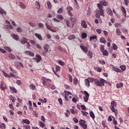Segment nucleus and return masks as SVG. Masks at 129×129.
<instances>
[{"label":"nucleus","mask_w":129,"mask_h":129,"mask_svg":"<svg viewBox=\"0 0 129 129\" xmlns=\"http://www.w3.org/2000/svg\"><path fill=\"white\" fill-rule=\"evenodd\" d=\"M0 88L2 90H6V88L4 87V83L3 82L1 83Z\"/></svg>","instance_id":"58836bf2"},{"label":"nucleus","mask_w":129,"mask_h":129,"mask_svg":"<svg viewBox=\"0 0 129 129\" xmlns=\"http://www.w3.org/2000/svg\"><path fill=\"white\" fill-rule=\"evenodd\" d=\"M46 4H47L48 9L51 10V9H52V4H51V2H50V1H47Z\"/></svg>","instance_id":"393cba45"},{"label":"nucleus","mask_w":129,"mask_h":129,"mask_svg":"<svg viewBox=\"0 0 129 129\" xmlns=\"http://www.w3.org/2000/svg\"><path fill=\"white\" fill-rule=\"evenodd\" d=\"M71 18H70V20L71 22H73L74 24H75L76 22V18L75 17H73V16H70Z\"/></svg>","instance_id":"4be33fe9"},{"label":"nucleus","mask_w":129,"mask_h":129,"mask_svg":"<svg viewBox=\"0 0 129 129\" xmlns=\"http://www.w3.org/2000/svg\"><path fill=\"white\" fill-rule=\"evenodd\" d=\"M122 86H123V84H122V83H120L119 84H116V87L117 88H121Z\"/></svg>","instance_id":"c9c22d12"},{"label":"nucleus","mask_w":129,"mask_h":129,"mask_svg":"<svg viewBox=\"0 0 129 129\" xmlns=\"http://www.w3.org/2000/svg\"><path fill=\"white\" fill-rule=\"evenodd\" d=\"M86 37H87V34H86V33H82V38L83 39H85Z\"/></svg>","instance_id":"49530a36"},{"label":"nucleus","mask_w":129,"mask_h":129,"mask_svg":"<svg viewBox=\"0 0 129 129\" xmlns=\"http://www.w3.org/2000/svg\"><path fill=\"white\" fill-rule=\"evenodd\" d=\"M81 26L82 28H84V29H86L87 28V24H86V22L85 21L83 20L81 22Z\"/></svg>","instance_id":"4468645a"},{"label":"nucleus","mask_w":129,"mask_h":129,"mask_svg":"<svg viewBox=\"0 0 129 129\" xmlns=\"http://www.w3.org/2000/svg\"><path fill=\"white\" fill-rule=\"evenodd\" d=\"M10 70L11 71H12V72H13V73L17 74V71H16V70L13 69V68L11 67H10Z\"/></svg>","instance_id":"864d4df0"},{"label":"nucleus","mask_w":129,"mask_h":129,"mask_svg":"<svg viewBox=\"0 0 129 129\" xmlns=\"http://www.w3.org/2000/svg\"><path fill=\"white\" fill-rule=\"evenodd\" d=\"M73 82H74V84L76 85L77 84L78 82V80L77 79V78H75L73 80Z\"/></svg>","instance_id":"4d7b16f0"},{"label":"nucleus","mask_w":129,"mask_h":129,"mask_svg":"<svg viewBox=\"0 0 129 129\" xmlns=\"http://www.w3.org/2000/svg\"><path fill=\"white\" fill-rule=\"evenodd\" d=\"M29 87L30 89H32V90H35V89H36V86L34 85V84H31L29 86Z\"/></svg>","instance_id":"ea45409f"},{"label":"nucleus","mask_w":129,"mask_h":129,"mask_svg":"<svg viewBox=\"0 0 129 129\" xmlns=\"http://www.w3.org/2000/svg\"><path fill=\"white\" fill-rule=\"evenodd\" d=\"M121 11L123 14V16L124 17H126V10H125V8H124V7H122L121 8Z\"/></svg>","instance_id":"6ab92c4d"},{"label":"nucleus","mask_w":129,"mask_h":129,"mask_svg":"<svg viewBox=\"0 0 129 129\" xmlns=\"http://www.w3.org/2000/svg\"><path fill=\"white\" fill-rule=\"evenodd\" d=\"M35 6H36V9L38 10H40V8H41V5H40V3L38 2V1H36L35 2Z\"/></svg>","instance_id":"a211bd4d"},{"label":"nucleus","mask_w":129,"mask_h":129,"mask_svg":"<svg viewBox=\"0 0 129 129\" xmlns=\"http://www.w3.org/2000/svg\"><path fill=\"white\" fill-rule=\"evenodd\" d=\"M68 96H69L68 93H66L64 94V99L65 100H66V101H68V100H69V99L68 98Z\"/></svg>","instance_id":"de8ad7c7"},{"label":"nucleus","mask_w":129,"mask_h":129,"mask_svg":"<svg viewBox=\"0 0 129 129\" xmlns=\"http://www.w3.org/2000/svg\"><path fill=\"white\" fill-rule=\"evenodd\" d=\"M116 34L117 36H120V35H121V32H120L119 28H117L116 29Z\"/></svg>","instance_id":"cd10ccee"},{"label":"nucleus","mask_w":129,"mask_h":129,"mask_svg":"<svg viewBox=\"0 0 129 129\" xmlns=\"http://www.w3.org/2000/svg\"><path fill=\"white\" fill-rule=\"evenodd\" d=\"M92 55H93V53H92V51L89 50L88 53H87V56L89 57V58H92Z\"/></svg>","instance_id":"b1692460"},{"label":"nucleus","mask_w":129,"mask_h":129,"mask_svg":"<svg viewBox=\"0 0 129 129\" xmlns=\"http://www.w3.org/2000/svg\"><path fill=\"white\" fill-rule=\"evenodd\" d=\"M28 42V39L26 37H23L22 40L20 41L21 44L22 45H25Z\"/></svg>","instance_id":"9d476101"},{"label":"nucleus","mask_w":129,"mask_h":129,"mask_svg":"<svg viewBox=\"0 0 129 129\" xmlns=\"http://www.w3.org/2000/svg\"><path fill=\"white\" fill-rule=\"evenodd\" d=\"M11 36L12 38H13V39H14V40H16V41H19V39H20L19 35L14 33L11 35Z\"/></svg>","instance_id":"9b49d317"},{"label":"nucleus","mask_w":129,"mask_h":129,"mask_svg":"<svg viewBox=\"0 0 129 129\" xmlns=\"http://www.w3.org/2000/svg\"><path fill=\"white\" fill-rule=\"evenodd\" d=\"M96 17L98 19H99L100 18V16H101V14H100V13H97L95 14Z\"/></svg>","instance_id":"774afa93"},{"label":"nucleus","mask_w":129,"mask_h":129,"mask_svg":"<svg viewBox=\"0 0 129 129\" xmlns=\"http://www.w3.org/2000/svg\"><path fill=\"white\" fill-rule=\"evenodd\" d=\"M90 115L93 119H94L95 118V115L94 114V113H93V111H91L90 112Z\"/></svg>","instance_id":"a878e982"},{"label":"nucleus","mask_w":129,"mask_h":129,"mask_svg":"<svg viewBox=\"0 0 129 129\" xmlns=\"http://www.w3.org/2000/svg\"><path fill=\"white\" fill-rule=\"evenodd\" d=\"M17 32H19L20 33H22L23 32V29L21 28V27H19L17 28Z\"/></svg>","instance_id":"8fccbe9b"},{"label":"nucleus","mask_w":129,"mask_h":129,"mask_svg":"<svg viewBox=\"0 0 129 129\" xmlns=\"http://www.w3.org/2000/svg\"><path fill=\"white\" fill-rule=\"evenodd\" d=\"M34 35L40 41H43V37L40 34L35 33Z\"/></svg>","instance_id":"f8f14e48"},{"label":"nucleus","mask_w":129,"mask_h":129,"mask_svg":"<svg viewBox=\"0 0 129 129\" xmlns=\"http://www.w3.org/2000/svg\"><path fill=\"white\" fill-rule=\"evenodd\" d=\"M64 114L66 117H69V116L70 115V111H69V110H67V113H65Z\"/></svg>","instance_id":"4c0bfd02"},{"label":"nucleus","mask_w":129,"mask_h":129,"mask_svg":"<svg viewBox=\"0 0 129 129\" xmlns=\"http://www.w3.org/2000/svg\"><path fill=\"white\" fill-rule=\"evenodd\" d=\"M25 53L26 54V55H29V56H31V57H34V56H35V54L30 51H26L25 52Z\"/></svg>","instance_id":"2eb2a0df"},{"label":"nucleus","mask_w":129,"mask_h":129,"mask_svg":"<svg viewBox=\"0 0 129 129\" xmlns=\"http://www.w3.org/2000/svg\"><path fill=\"white\" fill-rule=\"evenodd\" d=\"M85 84L87 87H90V82L87 79H86L85 80Z\"/></svg>","instance_id":"dca6fc26"},{"label":"nucleus","mask_w":129,"mask_h":129,"mask_svg":"<svg viewBox=\"0 0 129 129\" xmlns=\"http://www.w3.org/2000/svg\"><path fill=\"white\" fill-rule=\"evenodd\" d=\"M112 70H113V71H115V72H118L120 73H121V71L120 69L114 67L113 65H112Z\"/></svg>","instance_id":"ddd939ff"},{"label":"nucleus","mask_w":129,"mask_h":129,"mask_svg":"<svg viewBox=\"0 0 129 129\" xmlns=\"http://www.w3.org/2000/svg\"><path fill=\"white\" fill-rule=\"evenodd\" d=\"M3 73L5 77H7V78H10V75L7 74L6 72L3 71Z\"/></svg>","instance_id":"a18cd8bd"},{"label":"nucleus","mask_w":129,"mask_h":129,"mask_svg":"<svg viewBox=\"0 0 129 129\" xmlns=\"http://www.w3.org/2000/svg\"><path fill=\"white\" fill-rule=\"evenodd\" d=\"M56 19H58V20H64V17L63 16H62V15L57 14L56 15Z\"/></svg>","instance_id":"412c9836"},{"label":"nucleus","mask_w":129,"mask_h":129,"mask_svg":"<svg viewBox=\"0 0 129 129\" xmlns=\"http://www.w3.org/2000/svg\"><path fill=\"white\" fill-rule=\"evenodd\" d=\"M102 86H104L105 85V83H106V84H108V82H107V81H105V80L102 79Z\"/></svg>","instance_id":"473e14b6"},{"label":"nucleus","mask_w":129,"mask_h":129,"mask_svg":"<svg viewBox=\"0 0 129 129\" xmlns=\"http://www.w3.org/2000/svg\"><path fill=\"white\" fill-rule=\"evenodd\" d=\"M89 98V96H85L84 97V101H85V102H87V101H88Z\"/></svg>","instance_id":"5fc2aeb1"},{"label":"nucleus","mask_w":129,"mask_h":129,"mask_svg":"<svg viewBox=\"0 0 129 129\" xmlns=\"http://www.w3.org/2000/svg\"><path fill=\"white\" fill-rule=\"evenodd\" d=\"M22 121L24 123H26V124H30V123H31V122L28 119H23Z\"/></svg>","instance_id":"bb28decb"},{"label":"nucleus","mask_w":129,"mask_h":129,"mask_svg":"<svg viewBox=\"0 0 129 129\" xmlns=\"http://www.w3.org/2000/svg\"><path fill=\"white\" fill-rule=\"evenodd\" d=\"M42 83L44 86H47V87H50L51 86V84H50V82H52V81L50 79H47L44 77H42Z\"/></svg>","instance_id":"f257e3e1"},{"label":"nucleus","mask_w":129,"mask_h":129,"mask_svg":"<svg viewBox=\"0 0 129 129\" xmlns=\"http://www.w3.org/2000/svg\"><path fill=\"white\" fill-rule=\"evenodd\" d=\"M111 106L115 107L116 106V103L114 101H112L111 103Z\"/></svg>","instance_id":"3c124183"},{"label":"nucleus","mask_w":129,"mask_h":129,"mask_svg":"<svg viewBox=\"0 0 129 129\" xmlns=\"http://www.w3.org/2000/svg\"><path fill=\"white\" fill-rule=\"evenodd\" d=\"M63 12V7H61L59 9V10H57V14H62Z\"/></svg>","instance_id":"37998d69"},{"label":"nucleus","mask_w":129,"mask_h":129,"mask_svg":"<svg viewBox=\"0 0 129 129\" xmlns=\"http://www.w3.org/2000/svg\"><path fill=\"white\" fill-rule=\"evenodd\" d=\"M58 102L60 105H62L63 104V102L62 101V99L61 98H58Z\"/></svg>","instance_id":"052dcab7"},{"label":"nucleus","mask_w":129,"mask_h":129,"mask_svg":"<svg viewBox=\"0 0 129 129\" xmlns=\"http://www.w3.org/2000/svg\"><path fill=\"white\" fill-rule=\"evenodd\" d=\"M44 51L47 52V53L49 52V45L48 44H45L44 45V46L43 47Z\"/></svg>","instance_id":"f3484780"},{"label":"nucleus","mask_w":129,"mask_h":129,"mask_svg":"<svg viewBox=\"0 0 129 129\" xmlns=\"http://www.w3.org/2000/svg\"><path fill=\"white\" fill-rule=\"evenodd\" d=\"M102 81V79H100V80H98L97 79H95V84L97 85V86H102V83L101 81Z\"/></svg>","instance_id":"39448f33"},{"label":"nucleus","mask_w":129,"mask_h":129,"mask_svg":"<svg viewBox=\"0 0 129 129\" xmlns=\"http://www.w3.org/2000/svg\"><path fill=\"white\" fill-rule=\"evenodd\" d=\"M58 64H59V65H61V66H64V62L62 61V60H59L58 61Z\"/></svg>","instance_id":"338daca9"},{"label":"nucleus","mask_w":129,"mask_h":129,"mask_svg":"<svg viewBox=\"0 0 129 129\" xmlns=\"http://www.w3.org/2000/svg\"><path fill=\"white\" fill-rule=\"evenodd\" d=\"M102 53L103 56H108V51L106 49L104 50Z\"/></svg>","instance_id":"2f4dec72"},{"label":"nucleus","mask_w":129,"mask_h":129,"mask_svg":"<svg viewBox=\"0 0 129 129\" xmlns=\"http://www.w3.org/2000/svg\"><path fill=\"white\" fill-rule=\"evenodd\" d=\"M79 123L80 125H81V126H82L83 128H87V124H86V121H85V120L81 119L79 121Z\"/></svg>","instance_id":"7ed1b4c3"},{"label":"nucleus","mask_w":129,"mask_h":129,"mask_svg":"<svg viewBox=\"0 0 129 129\" xmlns=\"http://www.w3.org/2000/svg\"><path fill=\"white\" fill-rule=\"evenodd\" d=\"M100 43H105V38L103 37H101L100 39Z\"/></svg>","instance_id":"09e8293b"},{"label":"nucleus","mask_w":129,"mask_h":129,"mask_svg":"<svg viewBox=\"0 0 129 129\" xmlns=\"http://www.w3.org/2000/svg\"><path fill=\"white\" fill-rule=\"evenodd\" d=\"M80 48L86 54L88 52V48L87 47L84 46L83 45H80Z\"/></svg>","instance_id":"1a4fd4ad"},{"label":"nucleus","mask_w":129,"mask_h":129,"mask_svg":"<svg viewBox=\"0 0 129 129\" xmlns=\"http://www.w3.org/2000/svg\"><path fill=\"white\" fill-rule=\"evenodd\" d=\"M120 68L122 71H124V70L126 69L125 66H120Z\"/></svg>","instance_id":"6e6d98bb"},{"label":"nucleus","mask_w":129,"mask_h":129,"mask_svg":"<svg viewBox=\"0 0 129 129\" xmlns=\"http://www.w3.org/2000/svg\"><path fill=\"white\" fill-rule=\"evenodd\" d=\"M87 80H89V82L92 83L94 81H95V79L93 78H88Z\"/></svg>","instance_id":"f704fd0d"},{"label":"nucleus","mask_w":129,"mask_h":129,"mask_svg":"<svg viewBox=\"0 0 129 129\" xmlns=\"http://www.w3.org/2000/svg\"><path fill=\"white\" fill-rule=\"evenodd\" d=\"M100 50L101 52H103L104 50V46L103 45H101L100 47Z\"/></svg>","instance_id":"e2e57ef3"},{"label":"nucleus","mask_w":129,"mask_h":129,"mask_svg":"<svg viewBox=\"0 0 129 129\" xmlns=\"http://www.w3.org/2000/svg\"><path fill=\"white\" fill-rule=\"evenodd\" d=\"M67 11H68V14L70 17H73V14L71 11H73V8L71 6H68L67 8Z\"/></svg>","instance_id":"20e7f679"},{"label":"nucleus","mask_w":129,"mask_h":129,"mask_svg":"<svg viewBox=\"0 0 129 129\" xmlns=\"http://www.w3.org/2000/svg\"><path fill=\"white\" fill-rule=\"evenodd\" d=\"M5 49H6L7 51H8L9 52H12V49L8 46H5Z\"/></svg>","instance_id":"680f3d73"},{"label":"nucleus","mask_w":129,"mask_h":129,"mask_svg":"<svg viewBox=\"0 0 129 129\" xmlns=\"http://www.w3.org/2000/svg\"><path fill=\"white\" fill-rule=\"evenodd\" d=\"M97 7L99 9V11H98L99 14L102 16V17H104V12L103 11V6L100 4H97Z\"/></svg>","instance_id":"f03ea898"},{"label":"nucleus","mask_w":129,"mask_h":129,"mask_svg":"<svg viewBox=\"0 0 129 129\" xmlns=\"http://www.w3.org/2000/svg\"><path fill=\"white\" fill-rule=\"evenodd\" d=\"M99 63H100V64H102V65L105 64V61L103 60H99Z\"/></svg>","instance_id":"69168bd1"},{"label":"nucleus","mask_w":129,"mask_h":129,"mask_svg":"<svg viewBox=\"0 0 129 129\" xmlns=\"http://www.w3.org/2000/svg\"><path fill=\"white\" fill-rule=\"evenodd\" d=\"M92 40H97V36L96 35L91 36L90 37V41H92Z\"/></svg>","instance_id":"7c9ffc66"},{"label":"nucleus","mask_w":129,"mask_h":129,"mask_svg":"<svg viewBox=\"0 0 129 129\" xmlns=\"http://www.w3.org/2000/svg\"><path fill=\"white\" fill-rule=\"evenodd\" d=\"M112 48L114 51H116V50H117V45H116V44L115 43H113L112 44Z\"/></svg>","instance_id":"72a5a7b5"},{"label":"nucleus","mask_w":129,"mask_h":129,"mask_svg":"<svg viewBox=\"0 0 129 129\" xmlns=\"http://www.w3.org/2000/svg\"><path fill=\"white\" fill-rule=\"evenodd\" d=\"M99 5H101V6H104V7H107V6H108V3H107V2L104 1H100L99 2Z\"/></svg>","instance_id":"0eeeda50"},{"label":"nucleus","mask_w":129,"mask_h":129,"mask_svg":"<svg viewBox=\"0 0 129 129\" xmlns=\"http://www.w3.org/2000/svg\"><path fill=\"white\" fill-rule=\"evenodd\" d=\"M69 40H72L73 39H75V35L72 34L68 37Z\"/></svg>","instance_id":"a19ab883"},{"label":"nucleus","mask_w":129,"mask_h":129,"mask_svg":"<svg viewBox=\"0 0 129 129\" xmlns=\"http://www.w3.org/2000/svg\"><path fill=\"white\" fill-rule=\"evenodd\" d=\"M23 127H25V129H31V126L30 125H23Z\"/></svg>","instance_id":"603ef678"},{"label":"nucleus","mask_w":129,"mask_h":129,"mask_svg":"<svg viewBox=\"0 0 129 129\" xmlns=\"http://www.w3.org/2000/svg\"><path fill=\"white\" fill-rule=\"evenodd\" d=\"M19 7L21 9H26L27 8V6L22 2H19Z\"/></svg>","instance_id":"aec40b11"},{"label":"nucleus","mask_w":129,"mask_h":129,"mask_svg":"<svg viewBox=\"0 0 129 129\" xmlns=\"http://www.w3.org/2000/svg\"><path fill=\"white\" fill-rule=\"evenodd\" d=\"M45 26L48 30H49V31H51L52 33H56V31L52 29V28H51V26L48 25V23H45Z\"/></svg>","instance_id":"6e6552de"},{"label":"nucleus","mask_w":129,"mask_h":129,"mask_svg":"<svg viewBox=\"0 0 129 129\" xmlns=\"http://www.w3.org/2000/svg\"><path fill=\"white\" fill-rule=\"evenodd\" d=\"M9 58H10V59H12V60L15 59V58H16V57H15V56H14V54L12 53H10L9 55Z\"/></svg>","instance_id":"e433bc0d"},{"label":"nucleus","mask_w":129,"mask_h":129,"mask_svg":"<svg viewBox=\"0 0 129 129\" xmlns=\"http://www.w3.org/2000/svg\"><path fill=\"white\" fill-rule=\"evenodd\" d=\"M4 13L5 14V16L7 15V12L4 10V9L2 8H0V14L3 16L4 15Z\"/></svg>","instance_id":"5701e85b"},{"label":"nucleus","mask_w":129,"mask_h":129,"mask_svg":"<svg viewBox=\"0 0 129 129\" xmlns=\"http://www.w3.org/2000/svg\"><path fill=\"white\" fill-rule=\"evenodd\" d=\"M9 87L10 88V90H12L15 93H17V92H18V91L17 90V89H16L15 87L11 86H10Z\"/></svg>","instance_id":"c756f323"},{"label":"nucleus","mask_w":129,"mask_h":129,"mask_svg":"<svg viewBox=\"0 0 129 129\" xmlns=\"http://www.w3.org/2000/svg\"><path fill=\"white\" fill-rule=\"evenodd\" d=\"M3 127H4V128H6V124L4 123H2V124H0V128H3Z\"/></svg>","instance_id":"0e129e2a"},{"label":"nucleus","mask_w":129,"mask_h":129,"mask_svg":"<svg viewBox=\"0 0 129 129\" xmlns=\"http://www.w3.org/2000/svg\"><path fill=\"white\" fill-rule=\"evenodd\" d=\"M9 97L10 98V100H12V102H15V101H16L15 97L13 96L12 95H10Z\"/></svg>","instance_id":"c03bdc74"},{"label":"nucleus","mask_w":129,"mask_h":129,"mask_svg":"<svg viewBox=\"0 0 129 129\" xmlns=\"http://www.w3.org/2000/svg\"><path fill=\"white\" fill-rule=\"evenodd\" d=\"M39 124L41 127H45V123L42 121H39Z\"/></svg>","instance_id":"79ce46f5"},{"label":"nucleus","mask_w":129,"mask_h":129,"mask_svg":"<svg viewBox=\"0 0 129 129\" xmlns=\"http://www.w3.org/2000/svg\"><path fill=\"white\" fill-rule=\"evenodd\" d=\"M82 114L83 115H85V116H87V115H88V113L87 112H85L84 111H81Z\"/></svg>","instance_id":"13d9d810"},{"label":"nucleus","mask_w":129,"mask_h":129,"mask_svg":"<svg viewBox=\"0 0 129 129\" xmlns=\"http://www.w3.org/2000/svg\"><path fill=\"white\" fill-rule=\"evenodd\" d=\"M95 70H97L98 72H101L102 71L101 68L97 67L95 68Z\"/></svg>","instance_id":"bf43d9fd"},{"label":"nucleus","mask_w":129,"mask_h":129,"mask_svg":"<svg viewBox=\"0 0 129 129\" xmlns=\"http://www.w3.org/2000/svg\"><path fill=\"white\" fill-rule=\"evenodd\" d=\"M107 13L108 15H109L110 16H112L113 14H112V11H111V9L110 8H108L107 9Z\"/></svg>","instance_id":"c85d7f7f"},{"label":"nucleus","mask_w":129,"mask_h":129,"mask_svg":"<svg viewBox=\"0 0 129 129\" xmlns=\"http://www.w3.org/2000/svg\"><path fill=\"white\" fill-rule=\"evenodd\" d=\"M35 57L33 58L34 61L35 62H37V63H39L40 62V60L42 59V57L40 56V55L37 54L35 55Z\"/></svg>","instance_id":"423d86ee"}]
</instances>
